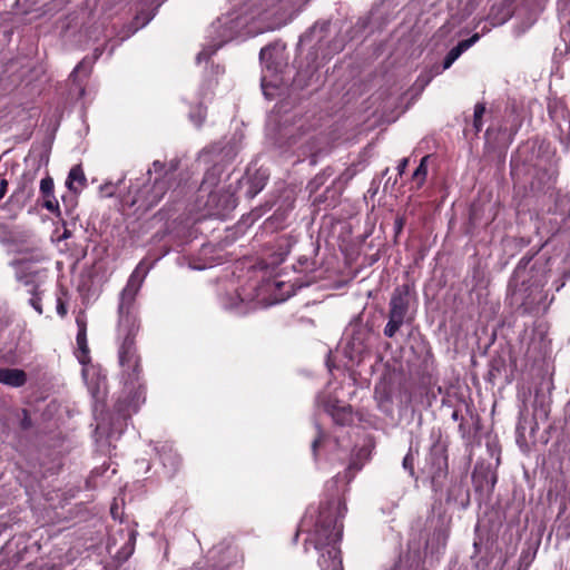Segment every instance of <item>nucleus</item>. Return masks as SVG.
I'll return each mask as SVG.
<instances>
[{"label":"nucleus","instance_id":"1","mask_svg":"<svg viewBox=\"0 0 570 570\" xmlns=\"http://www.w3.org/2000/svg\"><path fill=\"white\" fill-rule=\"evenodd\" d=\"M149 272V266L141 261L130 274L126 286L119 294L117 357L120 367V381L124 393L129 399V406L137 411L144 397L141 356L136 345V336L140 330L137 316L136 297Z\"/></svg>","mask_w":570,"mask_h":570},{"label":"nucleus","instance_id":"2","mask_svg":"<svg viewBox=\"0 0 570 570\" xmlns=\"http://www.w3.org/2000/svg\"><path fill=\"white\" fill-rule=\"evenodd\" d=\"M346 505L340 500H333L322 505L315 524L314 547L321 552L318 566L322 570H343L337 543L342 538V519Z\"/></svg>","mask_w":570,"mask_h":570},{"label":"nucleus","instance_id":"3","mask_svg":"<svg viewBox=\"0 0 570 570\" xmlns=\"http://www.w3.org/2000/svg\"><path fill=\"white\" fill-rule=\"evenodd\" d=\"M239 178L232 180V173H226L225 167L220 164L209 168L203 178L199 187L202 195H207L205 206L207 209L217 215H224L237 205L235 197L238 190Z\"/></svg>","mask_w":570,"mask_h":570},{"label":"nucleus","instance_id":"4","mask_svg":"<svg viewBox=\"0 0 570 570\" xmlns=\"http://www.w3.org/2000/svg\"><path fill=\"white\" fill-rule=\"evenodd\" d=\"M244 563V553L234 539H224L208 551V559L195 563L190 570H238Z\"/></svg>","mask_w":570,"mask_h":570},{"label":"nucleus","instance_id":"5","mask_svg":"<svg viewBox=\"0 0 570 570\" xmlns=\"http://www.w3.org/2000/svg\"><path fill=\"white\" fill-rule=\"evenodd\" d=\"M170 187L166 184V179L155 178L154 183L139 181L131 184L129 195L126 199L130 207L137 206L142 210H148L156 206L166 195Z\"/></svg>","mask_w":570,"mask_h":570},{"label":"nucleus","instance_id":"6","mask_svg":"<svg viewBox=\"0 0 570 570\" xmlns=\"http://www.w3.org/2000/svg\"><path fill=\"white\" fill-rule=\"evenodd\" d=\"M409 305V286L396 287L389 304V321L383 331L386 337H394L404 324Z\"/></svg>","mask_w":570,"mask_h":570},{"label":"nucleus","instance_id":"7","mask_svg":"<svg viewBox=\"0 0 570 570\" xmlns=\"http://www.w3.org/2000/svg\"><path fill=\"white\" fill-rule=\"evenodd\" d=\"M16 269V278L17 281L28 287L27 292L31 294L29 298V303L31 306L36 307V285H35V262L33 256L30 254L27 256H21L17 258L13 263Z\"/></svg>","mask_w":570,"mask_h":570},{"label":"nucleus","instance_id":"8","mask_svg":"<svg viewBox=\"0 0 570 570\" xmlns=\"http://www.w3.org/2000/svg\"><path fill=\"white\" fill-rule=\"evenodd\" d=\"M480 36L478 33H474L471 38L460 41L454 48H452L448 55L444 58L443 67L440 69L439 67H435V71L429 72L426 75H421L417 78V81L422 83V86H426L431 79L435 76L441 73L443 70L449 69L453 62L471 46H473L478 40Z\"/></svg>","mask_w":570,"mask_h":570},{"label":"nucleus","instance_id":"9","mask_svg":"<svg viewBox=\"0 0 570 570\" xmlns=\"http://www.w3.org/2000/svg\"><path fill=\"white\" fill-rule=\"evenodd\" d=\"M179 167L178 159H171L168 164H164L159 160L153 163V168L148 169L147 175H151L154 171L157 174L159 179H166V184L173 187L177 180V170Z\"/></svg>","mask_w":570,"mask_h":570},{"label":"nucleus","instance_id":"10","mask_svg":"<svg viewBox=\"0 0 570 570\" xmlns=\"http://www.w3.org/2000/svg\"><path fill=\"white\" fill-rule=\"evenodd\" d=\"M59 126V117L55 115L49 121V132L47 137L43 139L41 145L40 156L38 157V168L42 165H48L49 163V154L51 150V146L55 139V132Z\"/></svg>","mask_w":570,"mask_h":570},{"label":"nucleus","instance_id":"11","mask_svg":"<svg viewBox=\"0 0 570 570\" xmlns=\"http://www.w3.org/2000/svg\"><path fill=\"white\" fill-rule=\"evenodd\" d=\"M326 411L331 414L334 422L338 425H347L353 421L352 409L350 405L340 404L335 402L328 404Z\"/></svg>","mask_w":570,"mask_h":570},{"label":"nucleus","instance_id":"12","mask_svg":"<svg viewBox=\"0 0 570 570\" xmlns=\"http://www.w3.org/2000/svg\"><path fill=\"white\" fill-rule=\"evenodd\" d=\"M27 381V375L19 368L0 367V383L12 387L22 386Z\"/></svg>","mask_w":570,"mask_h":570},{"label":"nucleus","instance_id":"13","mask_svg":"<svg viewBox=\"0 0 570 570\" xmlns=\"http://www.w3.org/2000/svg\"><path fill=\"white\" fill-rule=\"evenodd\" d=\"M66 185L73 193H79L87 186V178L81 165H76L70 169Z\"/></svg>","mask_w":570,"mask_h":570},{"label":"nucleus","instance_id":"14","mask_svg":"<svg viewBox=\"0 0 570 570\" xmlns=\"http://www.w3.org/2000/svg\"><path fill=\"white\" fill-rule=\"evenodd\" d=\"M450 501L459 502L462 505H465L469 501L468 491L464 489L462 482H456L452 484L448 490V499Z\"/></svg>","mask_w":570,"mask_h":570},{"label":"nucleus","instance_id":"15","mask_svg":"<svg viewBox=\"0 0 570 570\" xmlns=\"http://www.w3.org/2000/svg\"><path fill=\"white\" fill-rule=\"evenodd\" d=\"M430 156H424L417 168L414 170L412 175V180L415 184L416 188H421L428 176V160Z\"/></svg>","mask_w":570,"mask_h":570},{"label":"nucleus","instance_id":"16","mask_svg":"<svg viewBox=\"0 0 570 570\" xmlns=\"http://www.w3.org/2000/svg\"><path fill=\"white\" fill-rule=\"evenodd\" d=\"M277 50L276 46H266L262 48L259 52V58L263 63L267 67V69L274 68V65L276 66L277 62L274 59V53Z\"/></svg>","mask_w":570,"mask_h":570},{"label":"nucleus","instance_id":"17","mask_svg":"<svg viewBox=\"0 0 570 570\" xmlns=\"http://www.w3.org/2000/svg\"><path fill=\"white\" fill-rule=\"evenodd\" d=\"M531 259H532L531 257L521 258V261L519 262V264L513 273V279L515 282H521L522 284H525L529 282V279L527 278V266L530 264Z\"/></svg>","mask_w":570,"mask_h":570},{"label":"nucleus","instance_id":"18","mask_svg":"<svg viewBox=\"0 0 570 570\" xmlns=\"http://www.w3.org/2000/svg\"><path fill=\"white\" fill-rule=\"evenodd\" d=\"M77 344H78L79 351L81 352V354L78 356V360L80 363L86 364L87 361L89 360V356H88L89 348L87 345V333H78L77 334Z\"/></svg>","mask_w":570,"mask_h":570},{"label":"nucleus","instance_id":"19","mask_svg":"<svg viewBox=\"0 0 570 570\" xmlns=\"http://www.w3.org/2000/svg\"><path fill=\"white\" fill-rule=\"evenodd\" d=\"M485 112V105L483 102H478L474 106V115H473V127L476 132L482 129V117Z\"/></svg>","mask_w":570,"mask_h":570},{"label":"nucleus","instance_id":"20","mask_svg":"<svg viewBox=\"0 0 570 570\" xmlns=\"http://www.w3.org/2000/svg\"><path fill=\"white\" fill-rule=\"evenodd\" d=\"M90 70L86 66L85 61H80L70 75V78L76 82L79 76L88 77Z\"/></svg>","mask_w":570,"mask_h":570},{"label":"nucleus","instance_id":"21","mask_svg":"<svg viewBox=\"0 0 570 570\" xmlns=\"http://www.w3.org/2000/svg\"><path fill=\"white\" fill-rule=\"evenodd\" d=\"M61 468V458L58 453H56L53 455V458L51 459L50 461V464L48 465V468H46V473H49V474H56L58 473V471L60 470Z\"/></svg>","mask_w":570,"mask_h":570},{"label":"nucleus","instance_id":"22","mask_svg":"<svg viewBox=\"0 0 570 570\" xmlns=\"http://www.w3.org/2000/svg\"><path fill=\"white\" fill-rule=\"evenodd\" d=\"M40 189L45 197H49L53 190V180L50 177L43 178L40 181Z\"/></svg>","mask_w":570,"mask_h":570},{"label":"nucleus","instance_id":"23","mask_svg":"<svg viewBox=\"0 0 570 570\" xmlns=\"http://www.w3.org/2000/svg\"><path fill=\"white\" fill-rule=\"evenodd\" d=\"M403 468L410 472L411 475H414V455L411 451L403 459Z\"/></svg>","mask_w":570,"mask_h":570},{"label":"nucleus","instance_id":"24","mask_svg":"<svg viewBox=\"0 0 570 570\" xmlns=\"http://www.w3.org/2000/svg\"><path fill=\"white\" fill-rule=\"evenodd\" d=\"M43 207L49 209L50 212H56L59 208V203L56 198L45 197Z\"/></svg>","mask_w":570,"mask_h":570},{"label":"nucleus","instance_id":"25","mask_svg":"<svg viewBox=\"0 0 570 570\" xmlns=\"http://www.w3.org/2000/svg\"><path fill=\"white\" fill-rule=\"evenodd\" d=\"M354 175H355V170L353 168H347L344 170V173H342L338 180L344 184H347L354 177Z\"/></svg>","mask_w":570,"mask_h":570},{"label":"nucleus","instance_id":"26","mask_svg":"<svg viewBox=\"0 0 570 570\" xmlns=\"http://www.w3.org/2000/svg\"><path fill=\"white\" fill-rule=\"evenodd\" d=\"M23 419L21 420V428L22 429H29L32 425V421L30 415L26 410H22Z\"/></svg>","mask_w":570,"mask_h":570},{"label":"nucleus","instance_id":"27","mask_svg":"<svg viewBox=\"0 0 570 570\" xmlns=\"http://www.w3.org/2000/svg\"><path fill=\"white\" fill-rule=\"evenodd\" d=\"M322 439H323V432L318 429L317 436L314 439V441L312 443V450H313V453L315 456H316L317 448H318L320 443L322 442Z\"/></svg>","mask_w":570,"mask_h":570},{"label":"nucleus","instance_id":"28","mask_svg":"<svg viewBox=\"0 0 570 570\" xmlns=\"http://www.w3.org/2000/svg\"><path fill=\"white\" fill-rule=\"evenodd\" d=\"M76 323H77V326H78V333H86L87 332L86 321H85V317L82 315L77 317Z\"/></svg>","mask_w":570,"mask_h":570},{"label":"nucleus","instance_id":"29","mask_svg":"<svg viewBox=\"0 0 570 570\" xmlns=\"http://www.w3.org/2000/svg\"><path fill=\"white\" fill-rule=\"evenodd\" d=\"M100 191L106 197H111L115 194V187L110 184L101 186Z\"/></svg>","mask_w":570,"mask_h":570},{"label":"nucleus","instance_id":"30","mask_svg":"<svg viewBox=\"0 0 570 570\" xmlns=\"http://www.w3.org/2000/svg\"><path fill=\"white\" fill-rule=\"evenodd\" d=\"M407 165H409V158H403L400 161V164L397 166V173H399L400 176H402L405 173V169H406Z\"/></svg>","mask_w":570,"mask_h":570},{"label":"nucleus","instance_id":"31","mask_svg":"<svg viewBox=\"0 0 570 570\" xmlns=\"http://www.w3.org/2000/svg\"><path fill=\"white\" fill-rule=\"evenodd\" d=\"M8 183L6 179L0 180V199L6 195L7 193Z\"/></svg>","mask_w":570,"mask_h":570},{"label":"nucleus","instance_id":"32","mask_svg":"<svg viewBox=\"0 0 570 570\" xmlns=\"http://www.w3.org/2000/svg\"><path fill=\"white\" fill-rule=\"evenodd\" d=\"M404 224H405V220H404V218H403V217H397V218L395 219V229H396V233H400V232L402 230V228H403Z\"/></svg>","mask_w":570,"mask_h":570},{"label":"nucleus","instance_id":"33","mask_svg":"<svg viewBox=\"0 0 570 570\" xmlns=\"http://www.w3.org/2000/svg\"><path fill=\"white\" fill-rule=\"evenodd\" d=\"M57 309H58V313H59L61 316H65V315L67 314V308H66V306H65L62 303H59V304H58Z\"/></svg>","mask_w":570,"mask_h":570},{"label":"nucleus","instance_id":"34","mask_svg":"<svg viewBox=\"0 0 570 570\" xmlns=\"http://www.w3.org/2000/svg\"><path fill=\"white\" fill-rule=\"evenodd\" d=\"M531 286L542 287L544 285L543 279H535L530 284Z\"/></svg>","mask_w":570,"mask_h":570},{"label":"nucleus","instance_id":"35","mask_svg":"<svg viewBox=\"0 0 570 570\" xmlns=\"http://www.w3.org/2000/svg\"><path fill=\"white\" fill-rule=\"evenodd\" d=\"M553 181V174H549L548 175V183H552Z\"/></svg>","mask_w":570,"mask_h":570},{"label":"nucleus","instance_id":"36","mask_svg":"<svg viewBox=\"0 0 570 570\" xmlns=\"http://www.w3.org/2000/svg\"><path fill=\"white\" fill-rule=\"evenodd\" d=\"M88 373H89V371H88L87 368H83V370H82V376H83L85 379L87 377Z\"/></svg>","mask_w":570,"mask_h":570},{"label":"nucleus","instance_id":"37","mask_svg":"<svg viewBox=\"0 0 570 570\" xmlns=\"http://www.w3.org/2000/svg\"><path fill=\"white\" fill-rule=\"evenodd\" d=\"M341 49H342V46H341V45L335 47V50H336V51H338V50H341Z\"/></svg>","mask_w":570,"mask_h":570},{"label":"nucleus","instance_id":"38","mask_svg":"<svg viewBox=\"0 0 570 570\" xmlns=\"http://www.w3.org/2000/svg\"><path fill=\"white\" fill-rule=\"evenodd\" d=\"M316 29H317V27H316V26H315V27H313V29H312V33H315V32H316Z\"/></svg>","mask_w":570,"mask_h":570},{"label":"nucleus","instance_id":"39","mask_svg":"<svg viewBox=\"0 0 570 570\" xmlns=\"http://www.w3.org/2000/svg\"><path fill=\"white\" fill-rule=\"evenodd\" d=\"M564 285V283H561L560 286L557 287V291H560V288Z\"/></svg>","mask_w":570,"mask_h":570}]
</instances>
